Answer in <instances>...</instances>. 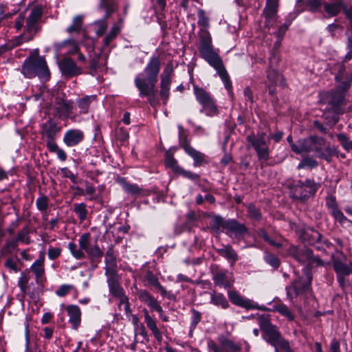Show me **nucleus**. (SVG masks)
<instances>
[{"mask_svg":"<svg viewBox=\"0 0 352 352\" xmlns=\"http://www.w3.org/2000/svg\"><path fill=\"white\" fill-rule=\"evenodd\" d=\"M177 173L180 174L183 177L188 178L192 181H196L199 178V176L197 174L194 173L191 171L186 170L182 167L179 169H178Z\"/></svg>","mask_w":352,"mask_h":352,"instance_id":"62","label":"nucleus"},{"mask_svg":"<svg viewBox=\"0 0 352 352\" xmlns=\"http://www.w3.org/2000/svg\"><path fill=\"white\" fill-rule=\"evenodd\" d=\"M337 138L346 152L352 151V140H350L347 135L344 133H338Z\"/></svg>","mask_w":352,"mask_h":352,"instance_id":"47","label":"nucleus"},{"mask_svg":"<svg viewBox=\"0 0 352 352\" xmlns=\"http://www.w3.org/2000/svg\"><path fill=\"white\" fill-rule=\"evenodd\" d=\"M160 71V61L157 57L153 56L144 69L146 78L139 74L135 78V85L141 94L148 95L152 91L153 87H155L157 82V76Z\"/></svg>","mask_w":352,"mask_h":352,"instance_id":"3","label":"nucleus"},{"mask_svg":"<svg viewBox=\"0 0 352 352\" xmlns=\"http://www.w3.org/2000/svg\"><path fill=\"white\" fill-rule=\"evenodd\" d=\"M79 248L77 245L74 242H70L68 244V249L71 254L76 259H82L85 258V255L83 250L87 254L90 258H101L103 252L100 249L97 243H91V234L88 232L81 234L78 239Z\"/></svg>","mask_w":352,"mask_h":352,"instance_id":"5","label":"nucleus"},{"mask_svg":"<svg viewBox=\"0 0 352 352\" xmlns=\"http://www.w3.org/2000/svg\"><path fill=\"white\" fill-rule=\"evenodd\" d=\"M45 256L41 254L38 259H36L30 266V270L34 273L37 278H41L45 272L44 269Z\"/></svg>","mask_w":352,"mask_h":352,"instance_id":"33","label":"nucleus"},{"mask_svg":"<svg viewBox=\"0 0 352 352\" xmlns=\"http://www.w3.org/2000/svg\"><path fill=\"white\" fill-rule=\"evenodd\" d=\"M318 185L313 180L298 181L291 191L294 199L304 201L317 191Z\"/></svg>","mask_w":352,"mask_h":352,"instance_id":"9","label":"nucleus"},{"mask_svg":"<svg viewBox=\"0 0 352 352\" xmlns=\"http://www.w3.org/2000/svg\"><path fill=\"white\" fill-rule=\"evenodd\" d=\"M292 151L296 154L314 153L315 156L323 159L327 162L331 161L334 150L329 146H325V140L322 137L310 136L297 141L296 145H292Z\"/></svg>","mask_w":352,"mask_h":352,"instance_id":"2","label":"nucleus"},{"mask_svg":"<svg viewBox=\"0 0 352 352\" xmlns=\"http://www.w3.org/2000/svg\"><path fill=\"white\" fill-rule=\"evenodd\" d=\"M60 131V127L58 124L49 120L43 124L42 133L47 138V140L54 139L56 134Z\"/></svg>","mask_w":352,"mask_h":352,"instance_id":"27","label":"nucleus"},{"mask_svg":"<svg viewBox=\"0 0 352 352\" xmlns=\"http://www.w3.org/2000/svg\"><path fill=\"white\" fill-rule=\"evenodd\" d=\"M200 113H203L209 117L217 116L219 114V109L215 100L213 99L209 103L205 104L200 109Z\"/></svg>","mask_w":352,"mask_h":352,"instance_id":"35","label":"nucleus"},{"mask_svg":"<svg viewBox=\"0 0 352 352\" xmlns=\"http://www.w3.org/2000/svg\"><path fill=\"white\" fill-rule=\"evenodd\" d=\"M21 72L28 78L36 76L41 79L48 80L50 74L45 58L35 54L24 60Z\"/></svg>","mask_w":352,"mask_h":352,"instance_id":"6","label":"nucleus"},{"mask_svg":"<svg viewBox=\"0 0 352 352\" xmlns=\"http://www.w3.org/2000/svg\"><path fill=\"white\" fill-rule=\"evenodd\" d=\"M220 342L227 352H239L241 350V347L231 340L223 338Z\"/></svg>","mask_w":352,"mask_h":352,"instance_id":"43","label":"nucleus"},{"mask_svg":"<svg viewBox=\"0 0 352 352\" xmlns=\"http://www.w3.org/2000/svg\"><path fill=\"white\" fill-rule=\"evenodd\" d=\"M199 35L200 40L199 51L201 57L216 70L223 81L225 88L230 91L232 88L231 80L221 58L213 47L210 32L206 29L201 28Z\"/></svg>","mask_w":352,"mask_h":352,"instance_id":"1","label":"nucleus"},{"mask_svg":"<svg viewBox=\"0 0 352 352\" xmlns=\"http://www.w3.org/2000/svg\"><path fill=\"white\" fill-rule=\"evenodd\" d=\"M170 87V83L160 82V95L164 104L167 103L169 98Z\"/></svg>","mask_w":352,"mask_h":352,"instance_id":"50","label":"nucleus"},{"mask_svg":"<svg viewBox=\"0 0 352 352\" xmlns=\"http://www.w3.org/2000/svg\"><path fill=\"white\" fill-rule=\"evenodd\" d=\"M305 276L306 280H303L302 278H300L294 280L290 286L286 287L287 296L289 300H292L300 294L309 290L311 276L309 272H306Z\"/></svg>","mask_w":352,"mask_h":352,"instance_id":"12","label":"nucleus"},{"mask_svg":"<svg viewBox=\"0 0 352 352\" xmlns=\"http://www.w3.org/2000/svg\"><path fill=\"white\" fill-rule=\"evenodd\" d=\"M19 241L15 238H8L6 239L5 245L2 248V252L6 254H10L18 247Z\"/></svg>","mask_w":352,"mask_h":352,"instance_id":"46","label":"nucleus"},{"mask_svg":"<svg viewBox=\"0 0 352 352\" xmlns=\"http://www.w3.org/2000/svg\"><path fill=\"white\" fill-rule=\"evenodd\" d=\"M53 47L54 49L56 56H67L78 53L80 50L78 43L72 39L69 38L61 42L54 43Z\"/></svg>","mask_w":352,"mask_h":352,"instance_id":"14","label":"nucleus"},{"mask_svg":"<svg viewBox=\"0 0 352 352\" xmlns=\"http://www.w3.org/2000/svg\"><path fill=\"white\" fill-rule=\"evenodd\" d=\"M143 311L146 327L151 330L157 341L160 342L162 340V334L157 326L156 321L149 315L146 309H144Z\"/></svg>","mask_w":352,"mask_h":352,"instance_id":"23","label":"nucleus"},{"mask_svg":"<svg viewBox=\"0 0 352 352\" xmlns=\"http://www.w3.org/2000/svg\"><path fill=\"white\" fill-rule=\"evenodd\" d=\"M120 300L119 306L124 305V309L126 314H130L131 310L129 302L128 297L125 295V293L117 297Z\"/></svg>","mask_w":352,"mask_h":352,"instance_id":"63","label":"nucleus"},{"mask_svg":"<svg viewBox=\"0 0 352 352\" xmlns=\"http://www.w3.org/2000/svg\"><path fill=\"white\" fill-rule=\"evenodd\" d=\"M96 100V95L85 96L76 100V104L80 110V114H87L89 112V106L91 102Z\"/></svg>","mask_w":352,"mask_h":352,"instance_id":"30","label":"nucleus"},{"mask_svg":"<svg viewBox=\"0 0 352 352\" xmlns=\"http://www.w3.org/2000/svg\"><path fill=\"white\" fill-rule=\"evenodd\" d=\"M43 16V8L41 6L33 7L26 16L24 32L16 36L12 42L11 48L19 46L25 42L30 41L39 30V21Z\"/></svg>","mask_w":352,"mask_h":352,"instance_id":"4","label":"nucleus"},{"mask_svg":"<svg viewBox=\"0 0 352 352\" xmlns=\"http://www.w3.org/2000/svg\"><path fill=\"white\" fill-rule=\"evenodd\" d=\"M257 234L263 239V240L266 242H267L269 244H270L272 246H274L276 248H282L284 245L283 242L281 241H276L273 239H272L267 234V233L263 229H259L257 230Z\"/></svg>","mask_w":352,"mask_h":352,"instance_id":"45","label":"nucleus"},{"mask_svg":"<svg viewBox=\"0 0 352 352\" xmlns=\"http://www.w3.org/2000/svg\"><path fill=\"white\" fill-rule=\"evenodd\" d=\"M278 1L277 0H267L265 6L263 11V15L265 18V23L267 27L274 26L278 21V16L277 14L278 8Z\"/></svg>","mask_w":352,"mask_h":352,"instance_id":"15","label":"nucleus"},{"mask_svg":"<svg viewBox=\"0 0 352 352\" xmlns=\"http://www.w3.org/2000/svg\"><path fill=\"white\" fill-rule=\"evenodd\" d=\"M259 327L263 332L262 337L264 340L272 346H275L276 342L281 337L276 326L273 325L267 318L264 316L258 318Z\"/></svg>","mask_w":352,"mask_h":352,"instance_id":"11","label":"nucleus"},{"mask_svg":"<svg viewBox=\"0 0 352 352\" xmlns=\"http://www.w3.org/2000/svg\"><path fill=\"white\" fill-rule=\"evenodd\" d=\"M165 164L167 166L172 168L176 173L178 171L181 167L177 165V160L173 157V156L167 152L165 156Z\"/></svg>","mask_w":352,"mask_h":352,"instance_id":"52","label":"nucleus"},{"mask_svg":"<svg viewBox=\"0 0 352 352\" xmlns=\"http://www.w3.org/2000/svg\"><path fill=\"white\" fill-rule=\"evenodd\" d=\"M62 252V249L60 247H52L50 246L48 249V258L50 260H55L58 258Z\"/></svg>","mask_w":352,"mask_h":352,"instance_id":"61","label":"nucleus"},{"mask_svg":"<svg viewBox=\"0 0 352 352\" xmlns=\"http://www.w3.org/2000/svg\"><path fill=\"white\" fill-rule=\"evenodd\" d=\"M109 17H106L104 14L101 19L97 20L93 23L96 27V34L98 36H100L105 32L108 25L107 23V19Z\"/></svg>","mask_w":352,"mask_h":352,"instance_id":"44","label":"nucleus"},{"mask_svg":"<svg viewBox=\"0 0 352 352\" xmlns=\"http://www.w3.org/2000/svg\"><path fill=\"white\" fill-rule=\"evenodd\" d=\"M217 252L220 256L225 257L232 263H235L239 259L236 252L229 245H223L221 248L217 249Z\"/></svg>","mask_w":352,"mask_h":352,"instance_id":"32","label":"nucleus"},{"mask_svg":"<svg viewBox=\"0 0 352 352\" xmlns=\"http://www.w3.org/2000/svg\"><path fill=\"white\" fill-rule=\"evenodd\" d=\"M85 135L82 130L72 129L65 131L63 141L68 147H74L79 144L84 140Z\"/></svg>","mask_w":352,"mask_h":352,"instance_id":"17","label":"nucleus"},{"mask_svg":"<svg viewBox=\"0 0 352 352\" xmlns=\"http://www.w3.org/2000/svg\"><path fill=\"white\" fill-rule=\"evenodd\" d=\"M155 87H153L152 91L149 92L148 95L141 94V91H139L140 97H147L148 101L152 107H155L158 104V100L156 98Z\"/></svg>","mask_w":352,"mask_h":352,"instance_id":"57","label":"nucleus"},{"mask_svg":"<svg viewBox=\"0 0 352 352\" xmlns=\"http://www.w3.org/2000/svg\"><path fill=\"white\" fill-rule=\"evenodd\" d=\"M290 24L291 21H286L284 24L280 25L278 28V30L276 32L275 35L277 37V39L279 42H280L281 40L283 39V37L285 35Z\"/></svg>","mask_w":352,"mask_h":352,"instance_id":"60","label":"nucleus"},{"mask_svg":"<svg viewBox=\"0 0 352 352\" xmlns=\"http://www.w3.org/2000/svg\"><path fill=\"white\" fill-rule=\"evenodd\" d=\"M139 300L146 304L151 310L160 302L145 289H137Z\"/></svg>","mask_w":352,"mask_h":352,"instance_id":"28","label":"nucleus"},{"mask_svg":"<svg viewBox=\"0 0 352 352\" xmlns=\"http://www.w3.org/2000/svg\"><path fill=\"white\" fill-rule=\"evenodd\" d=\"M74 210L79 219L80 222L84 221L87 219V209L86 207V204L84 203L80 204H74Z\"/></svg>","mask_w":352,"mask_h":352,"instance_id":"42","label":"nucleus"},{"mask_svg":"<svg viewBox=\"0 0 352 352\" xmlns=\"http://www.w3.org/2000/svg\"><path fill=\"white\" fill-rule=\"evenodd\" d=\"M26 21V14H25V12H21L18 16L15 19V21H14V28L17 30V31H19L22 29V28H25V25L24 23H25V21Z\"/></svg>","mask_w":352,"mask_h":352,"instance_id":"56","label":"nucleus"},{"mask_svg":"<svg viewBox=\"0 0 352 352\" xmlns=\"http://www.w3.org/2000/svg\"><path fill=\"white\" fill-rule=\"evenodd\" d=\"M288 253L299 263L306 265L308 267L313 265H322V261L318 256L313 254V252L306 248H297L292 245L288 250Z\"/></svg>","mask_w":352,"mask_h":352,"instance_id":"8","label":"nucleus"},{"mask_svg":"<svg viewBox=\"0 0 352 352\" xmlns=\"http://www.w3.org/2000/svg\"><path fill=\"white\" fill-rule=\"evenodd\" d=\"M49 198L45 195H41L36 201V206L39 211H45L48 208Z\"/></svg>","mask_w":352,"mask_h":352,"instance_id":"54","label":"nucleus"},{"mask_svg":"<svg viewBox=\"0 0 352 352\" xmlns=\"http://www.w3.org/2000/svg\"><path fill=\"white\" fill-rule=\"evenodd\" d=\"M58 66L62 74L65 76L72 77L82 74V69L78 67L71 58H64L58 62Z\"/></svg>","mask_w":352,"mask_h":352,"instance_id":"16","label":"nucleus"},{"mask_svg":"<svg viewBox=\"0 0 352 352\" xmlns=\"http://www.w3.org/2000/svg\"><path fill=\"white\" fill-rule=\"evenodd\" d=\"M174 72V67L171 62H169L164 69L161 75V82L171 84V77Z\"/></svg>","mask_w":352,"mask_h":352,"instance_id":"41","label":"nucleus"},{"mask_svg":"<svg viewBox=\"0 0 352 352\" xmlns=\"http://www.w3.org/2000/svg\"><path fill=\"white\" fill-rule=\"evenodd\" d=\"M273 309L276 311L282 316H285L289 320H293L294 319V316L293 314L291 312L288 307L283 303L275 304L273 305Z\"/></svg>","mask_w":352,"mask_h":352,"instance_id":"40","label":"nucleus"},{"mask_svg":"<svg viewBox=\"0 0 352 352\" xmlns=\"http://www.w3.org/2000/svg\"><path fill=\"white\" fill-rule=\"evenodd\" d=\"M66 310L69 316V322L74 329H77L80 324L81 311L77 305H69Z\"/></svg>","mask_w":352,"mask_h":352,"instance_id":"22","label":"nucleus"},{"mask_svg":"<svg viewBox=\"0 0 352 352\" xmlns=\"http://www.w3.org/2000/svg\"><path fill=\"white\" fill-rule=\"evenodd\" d=\"M214 283L216 285L223 286L225 288L230 287V282L228 280L227 274L223 271L217 272L213 276Z\"/></svg>","mask_w":352,"mask_h":352,"instance_id":"36","label":"nucleus"},{"mask_svg":"<svg viewBox=\"0 0 352 352\" xmlns=\"http://www.w3.org/2000/svg\"><path fill=\"white\" fill-rule=\"evenodd\" d=\"M333 268L337 273L338 282H341V276H347L352 273V263H346L340 260H335Z\"/></svg>","mask_w":352,"mask_h":352,"instance_id":"26","label":"nucleus"},{"mask_svg":"<svg viewBox=\"0 0 352 352\" xmlns=\"http://www.w3.org/2000/svg\"><path fill=\"white\" fill-rule=\"evenodd\" d=\"M201 314L195 310H192V317H191V322H190V329L192 331L195 329L197 324L201 321Z\"/></svg>","mask_w":352,"mask_h":352,"instance_id":"58","label":"nucleus"},{"mask_svg":"<svg viewBox=\"0 0 352 352\" xmlns=\"http://www.w3.org/2000/svg\"><path fill=\"white\" fill-rule=\"evenodd\" d=\"M278 76V72L275 69H269L267 70V78L270 82V86L276 84Z\"/></svg>","mask_w":352,"mask_h":352,"instance_id":"64","label":"nucleus"},{"mask_svg":"<svg viewBox=\"0 0 352 352\" xmlns=\"http://www.w3.org/2000/svg\"><path fill=\"white\" fill-rule=\"evenodd\" d=\"M74 109L75 103L74 101L61 97L56 98L54 109L59 119L70 118L71 120H75L76 116H72Z\"/></svg>","mask_w":352,"mask_h":352,"instance_id":"10","label":"nucleus"},{"mask_svg":"<svg viewBox=\"0 0 352 352\" xmlns=\"http://www.w3.org/2000/svg\"><path fill=\"white\" fill-rule=\"evenodd\" d=\"M264 260L265 261L271 265L274 269H277L280 265V261L278 258L270 252H265L264 254Z\"/></svg>","mask_w":352,"mask_h":352,"instance_id":"49","label":"nucleus"},{"mask_svg":"<svg viewBox=\"0 0 352 352\" xmlns=\"http://www.w3.org/2000/svg\"><path fill=\"white\" fill-rule=\"evenodd\" d=\"M223 229L228 236L235 239H241L248 232L245 226L235 219L226 220Z\"/></svg>","mask_w":352,"mask_h":352,"instance_id":"13","label":"nucleus"},{"mask_svg":"<svg viewBox=\"0 0 352 352\" xmlns=\"http://www.w3.org/2000/svg\"><path fill=\"white\" fill-rule=\"evenodd\" d=\"M193 93L196 100L201 107L205 105V104L209 103V102L214 99L210 93L197 85H193Z\"/></svg>","mask_w":352,"mask_h":352,"instance_id":"24","label":"nucleus"},{"mask_svg":"<svg viewBox=\"0 0 352 352\" xmlns=\"http://www.w3.org/2000/svg\"><path fill=\"white\" fill-rule=\"evenodd\" d=\"M85 46L86 47L89 57L91 58L90 66L92 69H96L98 66V61L100 59L99 54H92L91 52L94 48V41L91 38H88L85 41Z\"/></svg>","mask_w":352,"mask_h":352,"instance_id":"31","label":"nucleus"},{"mask_svg":"<svg viewBox=\"0 0 352 352\" xmlns=\"http://www.w3.org/2000/svg\"><path fill=\"white\" fill-rule=\"evenodd\" d=\"M320 96L321 102L330 104L334 107L339 106L344 100L343 93L338 89L322 92L320 94Z\"/></svg>","mask_w":352,"mask_h":352,"instance_id":"18","label":"nucleus"},{"mask_svg":"<svg viewBox=\"0 0 352 352\" xmlns=\"http://www.w3.org/2000/svg\"><path fill=\"white\" fill-rule=\"evenodd\" d=\"M83 15H76L74 17L72 24L67 28L68 33L79 32L82 28Z\"/></svg>","mask_w":352,"mask_h":352,"instance_id":"39","label":"nucleus"},{"mask_svg":"<svg viewBox=\"0 0 352 352\" xmlns=\"http://www.w3.org/2000/svg\"><path fill=\"white\" fill-rule=\"evenodd\" d=\"M198 25L206 29L209 26V19L205 12L200 10L198 12Z\"/></svg>","mask_w":352,"mask_h":352,"instance_id":"59","label":"nucleus"},{"mask_svg":"<svg viewBox=\"0 0 352 352\" xmlns=\"http://www.w3.org/2000/svg\"><path fill=\"white\" fill-rule=\"evenodd\" d=\"M273 346L274 347L275 351L276 349L278 350L279 348L285 352H292V350L289 346V342L287 340H285L283 338H282V336L278 340L277 342H276L275 346Z\"/></svg>","mask_w":352,"mask_h":352,"instance_id":"53","label":"nucleus"},{"mask_svg":"<svg viewBox=\"0 0 352 352\" xmlns=\"http://www.w3.org/2000/svg\"><path fill=\"white\" fill-rule=\"evenodd\" d=\"M104 262L107 265L105 267V271L107 269H109V272L114 271L113 268L116 267L117 263L114 251L112 248H109L107 250L105 254Z\"/></svg>","mask_w":352,"mask_h":352,"instance_id":"38","label":"nucleus"},{"mask_svg":"<svg viewBox=\"0 0 352 352\" xmlns=\"http://www.w3.org/2000/svg\"><path fill=\"white\" fill-rule=\"evenodd\" d=\"M105 274L107 276V283L110 293L116 298L123 294L124 290L118 283L116 272L114 271L109 272V269H107Z\"/></svg>","mask_w":352,"mask_h":352,"instance_id":"19","label":"nucleus"},{"mask_svg":"<svg viewBox=\"0 0 352 352\" xmlns=\"http://www.w3.org/2000/svg\"><path fill=\"white\" fill-rule=\"evenodd\" d=\"M118 3L116 0H100L98 10L105 12V16H110L118 10Z\"/></svg>","mask_w":352,"mask_h":352,"instance_id":"29","label":"nucleus"},{"mask_svg":"<svg viewBox=\"0 0 352 352\" xmlns=\"http://www.w3.org/2000/svg\"><path fill=\"white\" fill-rule=\"evenodd\" d=\"M182 146L186 153L190 156L194 160V166H198L202 165L205 162V155L192 147L188 143L184 142L182 143Z\"/></svg>","mask_w":352,"mask_h":352,"instance_id":"21","label":"nucleus"},{"mask_svg":"<svg viewBox=\"0 0 352 352\" xmlns=\"http://www.w3.org/2000/svg\"><path fill=\"white\" fill-rule=\"evenodd\" d=\"M318 165V162L316 160L310 157H304L298 164L297 168L298 169H302L305 168H314L317 167Z\"/></svg>","mask_w":352,"mask_h":352,"instance_id":"48","label":"nucleus"},{"mask_svg":"<svg viewBox=\"0 0 352 352\" xmlns=\"http://www.w3.org/2000/svg\"><path fill=\"white\" fill-rule=\"evenodd\" d=\"M74 289V286L70 284L61 285L56 291V294L59 297H64Z\"/></svg>","mask_w":352,"mask_h":352,"instance_id":"55","label":"nucleus"},{"mask_svg":"<svg viewBox=\"0 0 352 352\" xmlns=\"http://www.w3.org/2000/svg\"><path fill=\"white\" fill-rule=\"evenodd\" d=\"M344 6L343 0H333L331 3H325L324 10L330 16H335L344 10Z\"/></svg>","mask_w":352,"mask_h":352,"instance_id":"25","label":"nucleus"},{"mask_svg":"<svg viewBox=\"0 0 352 352\" xmlns=\"http://www.w3.org/2000/svg\"><path fill=\"white\" fill-rule=\"evenodd\" d=\"M248 147H252L256 153L258 160L262 162L270 158V138L265 133L250 135L247 137Z\"/></svg>","mask_w":352,"mask_h":352,"instance_id":"7","label":"nucleus"},{"mask_svg":"<svg viewBox=\"0 0 352 352\" xmlns=\"http://www.w3.org/2000/svg\"><path fill=\"white\" fill-rule=\"evenodd\" d=\"M210 303L223 309L229 307L228 301L223 294L212 292L210 293Z\"/></svg>","mask_w":352,"mask_h":352,"instance_id":"34","label":"nucleus"},{"mask_svg":"<svg viewBox=\"0 0 352 352\" xmlns=\"http://www.w3.org/2000/svg\"><path fill=\"white\" fill-rule=\"evenodd\" d=\"M121 31V25L118 23H114L112 25V27L108 34L105 36L104 38V45L105 46L109 45L111 42L114 40L118 34Z\"/></svg>","mask_w":352,"mask_h":352,"instance_id":"37","label":"nucleus"},{"mask_svg":"<svg viewBox=\"0 0 352 352\" xmlns=\"http://www.w3.org/2000/svg\"><path fill=\"white\" fill-rule=\"evenodd\" d=\"M16 239L19 242L29 244L30 243V239L29 236V228L27 226L24 227L21 230H20L18 232Z\"/></svg>","mask_w":352,"mask_h":352,"instance_id":"51","label":"nucleus"},{"mask_svg":"<svg viewBox=\"0 0 352 352\" xmlns=\"http://www.w3.org/2000/svg\"><path fill=\"white\" fill-rule=\"evenodd\" d=\"M228 297L232 303L235 305L248 309H260L258 306L254 304L253 301L248 298H243L239 293L235 291L228 292ZM261 309H262L261 308Z\"/></svg>","mask_w":352,"mask_h":352,"instance_id":"20","label":"nucleus"}]
</instances>
